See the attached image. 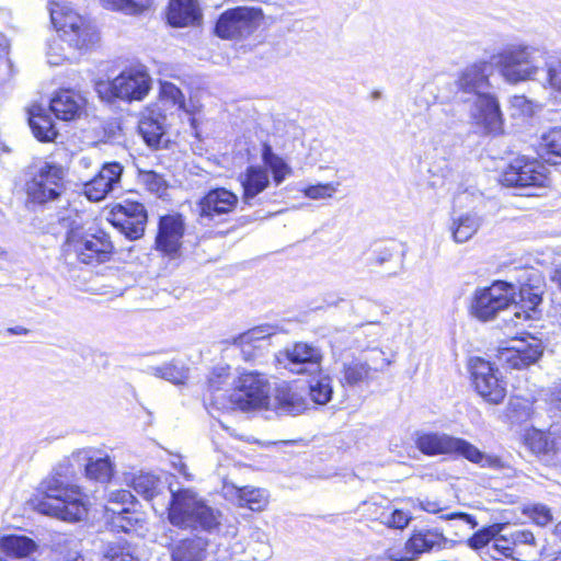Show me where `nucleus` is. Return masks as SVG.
Returning a JSON list of instances; mask_svg holds the SVG:
<instances>
[{
	"mask_svg": "<svg viewBox=\"0 0 561 561\" xmlns=\"http://www.w3.org/2000/svg\"><path fill=\"white\" fill-rule=\"evenodd\" d=\"M32 505L38 513L65 522H79L88 514L87 496L82 489L66 482L58 473L42 481Z\"/></svg>",
	"mask_w": 561,
	"mask_h": 561,
	"instance_id": "nucleus-1",
	"label": "nucleus"
},
{
	"mask_svg": "<svg viewBox=\"0 0 561 561\" xmlns=\"http://www.w3.org/2000/svg\"><path fill=\"white\" fill-rule=\"evenodd\" d=\"M168 519L171 525L185 530L213 533L221 524V513L213 507L194 489L170 488Z\"/></svg>",
	"mask_w": 561,
	"mask_h": 561,
	"instance_id": "nucleus-2",
	"label": "nucleus"
},
{
	"mask_svg": "<svg viewBox=\"0 0 561 561\" xmlns=\"http://www.w3.org/2000/svg\"><path fill=\"white\" fill-rule=\"evenodd\" d=\"M415 446L424 455H459L468 461L488 469H505L508 465L499 456L481 451L470 442L440 432H417Z\"/></svg>",
	"mask_w": 561,
	"mask_h": 561,
	"instance_id": "nucleus-3",
	"label": "nucleus"
},
{
	"mask_svg": "<svg viewBox=\"0 0 561 561\" xmlns=\"http://www.w3.org/2000/svg\"><path fill=\"white\" fill-rule=\"evenodd\" d=\"M545 48L526 43H514L505 46L493 57L503 78L510 83L536 80L542 67L540 61L546 58Z\"/></svg>",
	"mask_w": 561,
	"mask_h": 561,
	"instance_id": "nucleus-4",
	"label": "nucleus"
},
{
	"mask_svg": "<svg viewBox=\"0 0 561 561\" xmlns=\"http://www.w3.org/2000/svg\"><path fill=\"white\" fill-rule=\"evenodd\" d=\"M113 249L110 236L104 231L80 233L71 230L62 245V256L67 264L96 265L108 261Z\"/></svg>",
	"mask_w": 561,
	"mask_h": 561,
	"instance_id": "nucleus-5",
	"label": "nucleus"
},
{
	"mask_svg": "<svg viewBox=\"0 0 561 561\" xmlns=\"http://www.w3.org/2000/svg\"><path fill=\"white\" fill-rule=\"evenodd\" d=\"M49 14L55 28L70 47L84 49L96 43L99 37L95 26L76 12L70 3L50 2Z\"/></svg>",
	"mask_w": 561,
	"mask_h": 561,
	"instance_id": "nucleus-6",
	"label": "nucleus"
},
{
	"mask_svg": "<svg viewBox=\"0 0 561 561\" xmlns=\"http://www.w3.org/2000/svg\"><path fill=\"white\" fill-rule=\"evenodd\" d=\"M517 287L507 282L496 280L486 287L477 288L470 304V314L488 322L516 302Z\"/></svg>",
	"mask_w": 561,
	"mask_h": 561,
	"instance_id": "nucleus-7",
	"label": "nucleus"
},
{
	"mask_svg": "<svg viewBox=\"0 0 561 561\" xmlns=\"http://www.w3.org/2000/svg\"><path fill=\"white\" fill-rule=\"evenodd\" d=\"M264 19L262 9L236 7L224 11L215 26V33L222 39H243L252 35Z\"/></svg>",
	"mask_w": 561,
	"mask_h": 561,
	"instance_id": "nucleus-8",
	"label": "nucleus"
},
{
	"mask_svg": "<svg viewBox=\"0 0 561 561\" xmlns=\"http://www.w3.org/2000/svg\"><path fill=\"white\" fill-rule=\"evenodd\" d=\"M469 369L477 393L490 404L497 405L506 397V382L499 368L480 357L470 359Z\"/></svg>",
	"mask_w": 561,
	"mask_h": 561,
	"instance_id": "nucleus-9",
	"label": "nucleus"
},
{
	"mask_svg": "<svg viewBox=\"0 0 561 561\" xmlns=\"http://www.w3.org/2000/svg\"><path fill=\"white\" fill-rule=\"evenodd\" d=\"M549 169L538 159L514 158L502 174V183L512 187H542L549 182Z\"/></svg>",
	"mask_w": 561,
	"mask_h": 561,
	"instance_id": "nucleus-10",
	"label": "nucleus"
},
{
	"mask_svg": "<svg viewBox=\"0 0 561 561\" xmlns=\"http://www.w3.org/2000/svg\"><path fill=\"white\" fill-rule=\"evenodd\" d=\"M151 77L142 65L125 68L106 85L111 96L123 101H141L151 90Z\"/></svg>",
	"mask_w": 561,
	"mask_h": 561,
	"instance_id": "nucleus-11",
	"label": "nucleus"
},
{
	"mask_svg": "<svg viewBox=\"0 0 561 561\" xmlns=\"http://www.w3.org/2000/svg\"><path fill=\"white\" fill-rule=\"evenodd\" d=\"M270 386L264 376L245 373L239 378L238 386L230 394L231 403L241 411H251L268 407Z\"/></svg>",
	"mask_w": 561,
	"mask_h": 561,
	"instance_id": "nucleus-12",
	"label": "nucleus"
},
{
	"mask_svg": "<svg viewBox=\"0 0 561 561\" xmlns=\"http://www.w3.org/2000/svg\"><path fill=\"white\" fill-rule=\"evenodd\" d=\"M64 169L43 163L26 183V193L33 202L43 204L57 198L64 190Z\"/></svg>",
	"mask_w": 561,
	"mask_h": 561,
	"instance_id": "nucleus-13",
	"label": "nucleus"
},
{
	"mask_svg": "<svg viewBox=\"0 0 561 561\" xmlns=\"http://www.w3.org/2000/svg\"><path fill=\"white\" fill-rule=\"evenodd\" d=\"M470 122L486 134L497 135L503 129V116L496 98L491 93L462 101Z\"/></svg>",
	"mask_w": 561,
	"mask_h": 561,
	"instance_id": "nucleus-14",
	"label": "nucleus"
},
{
	"mask_svg": "<svg viewBox=\"0 0 561 561\" xmlns=\"http://www.w3.org/2000/svg\"><path fill=\"white\" fill-rule=\"evenodd\" d=\"M147 219L145 206L129 201L116 205L108 217V221L129 240H137L144 236Z\"/></svg>",
	"mask_w": 561,
	"mask_h": 561,
	"instance_id": "nucleus-15",
	"label": "nucleus"
},
{
	"mask_svg": "<svg viewBox=\"0 0 561 561\" xmlns=\"http://www.w3.org/2000/svg\"><path fill=\"white\" fill-rule=\"evenodd\" d=\"M238 202V196L227 188L210 190L198 202L199 221L203 225H216L226 221L227 216L236 209Z\"/></svg>",
	"mask_w": 561,
	"mask_h": 561,
	"instance_id": "nucleus-16",
	"label": "nucleus"
},
{
	"mask_svg": "<svg viewBox=\"0 0 561 561\" xmlns=\"http://www.w3.org/2000/svg\"><path fill=\"white\" fill-rule=\"evenodd\" d=\"M277 358L279 362L287 360V367L293 373L314 375L321 371L323 354L312 344L297 342L280 352Z\"/></svg>",
	"mask_w": 561,
	"mask_h": 561,
	"instance_id": "nucleus-17",
	"label": "nucleus"
},
{
	"mask_svg": "<svg viewBox=\"0 0 561 561\" xmlns=\"http://www.w3.org/2000/svg\"><path fill=\"white\" fill-rule=\"evenodd\" d=\"M446 538L437 529L414 530L402 550H388L387 559L390 561H414L420 554L434 548H442Z\"/></svg>",
	"mask_w": 561,
	"mask_h": 561,
	"instance_id": "nucleus-18",
	"label": "nucleus"
},
{
	"mask_svg": "<svg viewBox=\"0 0 561 561\" xmlns=\"http://www.w3.org/2000/svg\"><path fill=\"white\" fill-rule=\"evenodd\" d=\"M541 342L535 337L513 340L499 350L497 358L503 365L522 369L535 364L542 355Z\"/></svg>",
	"mask_w": 561,
	"mask_h": 561,
	"instance_id": "nucleus-19",
	"label": "nucleus"
},
{
	"mask_svg": "<svg viewBox=\"0 0 561 561\" xmlns=\"http://www.w3.org/2000/svg\"><path fill=\"white\" fill-rule=\"evenodd\" d=\"M489 65L485 61L474 62L463 68L455 81L459 100H471L482 93H489L491 84L489 80Z\"/></svg>",
	"mask_w": 561,
	"mask_h": 561,
	"instance_id": "nucleus-20",
	"label": "nucleus"
},
{
	"mask_svg": "<svg viewBox=\"0 0 561 561\" xmlns=\"http://www.w3.org/2000/svg\"><path fill=\"white\" fill-rule=\"evenodd\" d=\"M183 236L184 221L181 215L172 214L160 217L154 241L156 250L170 257L178 256Z\"/></svg>",
	"mask_w": 561,
	"mask_h": 561,
	"instance_id": "nucleus-21",
	"label": "nucleus"
},
{
	"mask_svg": "<svg viewBox=\"0 0 561 561\" xmlns=\"http://www.w3.org/2000/svg\"><path fill=\"white\" fill-rule=\"evenodd\" d=\"M123 167L117 162L103 165L98 175L84 184L85 196L93 202L105 198L108 194L121 188Z\"/></svg>",
	"mask_w": 561,
	"mask_h": 561,
	"instance_id": "nucleus-22",
	"label": "nucleus"
},
{
	"mask_svg": "<svg viewBox=\"0 0 561 561\" xmlns=\"http://www.w3.org/2000/svg\"><path fill=\"white\" fill-rule=\"evenodd\" d=\"M203 9L198 0H170L167 21L172 27H196L203 23Z\"/></svg>",
	"mask_w": 561,
	"mask_h": 561,
	"instance_id": "nucleus-23",
	"label": "nucleus"
},
{
	"mask_svg": "<svg viewBox=\"0 0 561 561\" xmlns=\"http://www.w3.org/2000/svg\"><path fill=\"white\" fill-rule=\"evenodd\" d=\"M49 107L57 118L72 121L84 112L85 100L73 90H60L50 100Z\"/></svg>",
	"mask_w": 561,
	"mask_h": 561,
	"instance_id": "nucleus-24",
	"label": "nucleus"
},
{
	"mask_svg": "<svg viewBox=\"0 0 561 561\" xmlns=\"http://www.w3.org/2000/svg\"><path fill=\"white\" fill-rule=\"evenodd\" d=\"M273 334L268 327H257L249 330L236 339V343L241 347V353L245 360H255L263 354V351L270 345L268 337Z\"/></svg>",
	"mask_w": 561,
	"mask_h": 561,
	"instance_id": "nucleus-25",
	"label": "nucleus"
},
{
	"mask_svg": "<svg viewBox=\"0 0 561 561\" xmlns=\"http://www.w3.org/2000/svg\"><path fill=\"white\" fill-rule=\"evenodd\" d=\"M239 181L243 188V202L250 204L270 185L268 172L263 167L250 165L240 174Z\"/></svg>",
	"mask_w": 561,
	"mask_h": 561,
	"instance_id": "nucleus-26",
	"label": "nucleus"
},
{
	"mask_svg": "<svg viewBox=\"0 0 561 561\" xmlns=\"http://www.w3.org/2000/svg\"><path fill=\"white\" fill-rule=\"evenodd\" d=\"M481 222L477 214L463 213L451 217L448 230L456 243H465L477 233Z\"/></svg>",
	"mask_w": 561,
	"mask_h": 561,
	"instance_id": "nucleus-27",
	"label": "nucleus"
},
{
	"mask_svg": "<svg viewBox=\"0 0 561 561\" xmlns=\"http://www.w3.org/2000/svg\"><path fill=\"white\" fill-rule=\"evenodd\" d=\"M28 124L34 136L43 142L54 141L58 135L51 117L46 110L34 105L28 111Z\"/></svg>",
	"mask_w": 561,
	"mask_h": 561,
	"instance_id": "nucleus-28",
	"label": "nucleus"
},
{
	"mask_svg": "<svg viewBox=\"0 0 561 561\" xmlns=\"http://www.w3.org/2000/svg\"><path fill=\"white\" fill-rule=\"evenodd\" d=\"M524 443L533 454L545 460H551L557 454L554 439L551 438L549 433L540 430L526 431Z\"/></svg>",
	"mask_w": 561,
	"mask_h": 561,
	"instance_id": "nucleus-29",
	"label": "nucleus"
},
{
	"mask_svg": "<svg viewBox=\"0 0 561 561\" xmlns=\"http://www.w3.org/2000/svg\"><path fill=\"white\" fill-rule=\"evenodd\" d=\"M208 541L202 537L181 540L172 550V561H204Z\"/></svg>",
	"mask_w": 561,
	"mask_h": 561,
	"instance_id": "nucleus-30",
	"label": "nucleus"
},
{
	"mask_svg": "<svg viewBox=\"0 0 561 561\" xmlns=\"http://www.w3.org/2000/svg\"><path fill=\"white\" fill-rule=\"evenodd\" d=\"M164 121L165 117L151 115L142 116L139 122L138 129L146 144L151 148H158L164 137Z\"/></svg>",
	"mask_w": 561,
	"mask_h": 561,
	"instance_id": "nucleus-31",
	"label": "nucleus"
},
{
	"mask_svg": "<svg viewBox=\"0 0 561 561\" xmlns=\"http://www.w3.org/2000/svg\"><path fill=\"white\" fill-rule=\"evenodd\" d=\"M341 374V381L348 386L368 382L374 378V375L369 370L368 360H363V358H353L348 362H344Z\"/></svg>",
	"mask_w": 561,
	"mask_h": 561,
	"instance_id": "nucleus-32",
	"label": "nucleus"
},
{
	"mask_svg": "<svg viewBox=\"0 0 561 561\" xmlns=\"http://www.w3.org/2000/svg\"><path fill=\"white\" fill-rule=\"evenodd\" d=\"M236 500L242 507L251 511H262L267 505V492L263 489L243 486L233 489Z\"/></svg>",
	"mask_w": 561,
	"mask_h": 561,
	"instance_id": "nucleus-33",
	"label": "nucleus"
},
{
	"mask_svg": "<svg viewBox=\"0 0 561 561\" xmlns=\"http://www.w3.org/2000/svg\"><path fill=\"white\" fill-rule=\"evenodd\" d=\"M541 70L545 73L543 79L540 81L541 85L561 95V58L546 55Z\"/></svg>",
	"mask_w": 561,
	"mask_h": 561,
	"instance_id": "nucleus-34",
	"label": "nucleus"
},
{
	"mask_svg": "<svg viewBox=\"0 0 561 561\" xmlns=\"http://www.w3.org/2000/svg\"><path fill=\"white\" fill-rule=\"evenodd\" d=\"M35 548V542L25 536L8 535L0 539V549L8 556L18 558L27 557Z\"/></svg>",
	"mask_w": 561,
	"mask_h": 561,
	"instance_id": "nucleus-35",
	"label": "nucleus"
},
{
	"mask_svg": "<svg viewBox=\"0 0 561 561\" xmlns=\"http://www.w3.org/2000/svg\"><path fill=\"white\" fill-rule=\"evenodd\" d=\"M318 376L312 377L309 381V396L311 400L320 405L327 404L333 394L332 378L323 375L322 370L317 373Z\"/></svg>",
	"mask_w": 561,
	"mask_h": 561,
	"instance_id": "nucleus-36",
	"label": "nucleus"
},
{
	"mask_svg": "<svg viewBox=\"0 0 561 561\" xmlns=\"http://www.w3.org/2000/svg\"><path fill=\"white\" fill-rule=\"evenodd\" d=\"M114 465L111 458L106 455L104 457H89L85 463V476L91 480L99 482H107L112 478Z\"/></svg>",
	"mask_w": 561,
	"mask_h": 561,
	"instance_id": "nucleus-37",
	"label": "nucleus"
},
{
	"mask_svg": "<svg viewBox=\"0 0 561 561\" xmlns=\"http://www.w3.org/2000/svg\"><path fill=\"white\" fill-rule=\"evenodd\" d=\"M262 160L264 164L271 170L273 180L276 185H279L284 180L291 174V168L285 162L283 158L273 152L272 148L267 145L263 147Z\"/></svg>",
	"mask_w": 561,
	"mask_h": 561,
	"instance_id": "nucleus-38",
	"label": "nucleus"
},
{
	"mask_svg": "<svg viewBox=\"0 0 561 561\" xmlns=\"http://www.w3.org/2000/svg\"><path fill=\"white\" fill-rule=\"evenodd\" d=\"M513 547L516 548V556L519 561H534L536 557L535 537L528 530H517L510 535Z\"/></svg>",
	"mask_w": 561,
	"mask_h": 561,
	"instance_id": "nucleus-39",
	"label": "nucleus"
},
{
	"mask_svg": "<svg viewBox=\"0 0 561 561\" xmlns=\"http://www.w3.org/2000/svg\"><path fill=\"white\" fill-rule=\"evenodd\" d=\"M540 148L548 161L557 164L561 162V127H553L540 137Z\"/></svg>",
	"mask_w": 561,
	"mask_h": 561,
	"instance_id": "nucleus-40",
	"label": "nucleus"
},
{
	"mask_svg": "<svg viewBox=\"0 0 561 561\" xmlns=\"http://www.w3.org/2000/svg\"><path fill=\"white\" fill-rule=\"evenodd\" d=\"M149 369L153 376L175 385L184 383L188 378V369L176 362L165 363L161 366H152Z\"/></svg>",
	"mask_w": 561,
	"mask_h": 561,
	"instance_id": "nucleus-41",
	"label": "nucleus"
},
{
	"mask_svg": "<svg viewBox=\"0 0 561 561\" xmlns=\"http://www.w3.org/2000/svg\"><path fill=\"white\" fill-rule=\"evenodd\" d=\"M161 481L151 473L136 474L131 480V486L136 493L142 495L146 500H152L159 492Z\"/></svg>",
	"mask_w": 561,
	"mask_h": 561,
	"instance_id": "nucleus-42",
	"label": "nucleus"
},
{
	"mask_svg": "<svg viewBox=\"0 0 561 561\" xmlns=\"http://www.w3.org/2000/svg\"><path fill=\"white\" fill-rule=\"evenodd\" d=\"M542 298L538 289L533 288L529 285H523L517 288L516 302L519 304L520 308L525 312V318H531L529 311H535L540 305Z\"/></svg>",
	"mask_w": 561,
	"mask_h": 561,
	"instance_id": "nucleus-43",
	"label": "nucleus"
},
{
	"mask_svg": "<svg viewBox=\"0 0 561 561\" xmlns=\"http://www.w3.org/2000/svg\"><path fill=\"white\" fill-rule=\"evenodd\" d=\"M160 98L161 102L165 105L186 111L184 95L175 84L162 82L160 87Z\"/></svg>",
	"mask_w": 561,
	"mask_h": 561,
	"instance_id": "nucleus-44",
	"label": "nucleus"
},
{
	"mask_svg": "<svg viewBox=\"0 0 561 561\" xmlns=\"http://www.w3.org/2000/svg\"><path fill=\"white\" fill-rule=\"evenodd\" d=\"M339 186V182L318 183L302 188L301 192L310 199H327L333 197L337 192Z\"/></svg>",
	"mask_w": 561,
	"mask_h": 561,
	"instance_id": "nucleus-45",
	"label": "nucleus"
},
{
	"mask_svg": "<svg viewBox=\"0 0 561 561\" xmlns=\"http://www.w3.org/2000/svg\"><path fill=\"white\" fill-rule=\"evenodd\" d=\"M494 542L490 550V556L494 560H499L500 556H503L505 558H511L514 561H519V557L516 556V548L513 547L511 538L510 537H494Z\"/></svg>",
	"mask_w": 561,
	"mask_h": 561,
	"instance_id": "nucleus-46",
	"label": "nucleus"
},
{
	"mask_svg": "<svg viewBox=\"0 0 561 561\" xmlns=\"http://www.w3.org/2000/svg\"><path fill=\"white\" fill-rule=\"evenodd\" d=\"M229 379V369L225 367L216 368L208 378V388L213 394L215 392L222 390L226 386H228ZM213 404L219 403V397L213 396L211 398Z\"/></svg>",
	"mask_w": 561,
	"mask_h": 561,
	"instance_id": "nucleus-47",
	"label": "nucleus"
},
{
	"mask_svg": "<svg viewBox=\"0 0 561 561\" xmlns=\"http://www.w3.org/2000/svg\"><path fill=\"white\" fill-rule=\"evenodd\" d=\"M499 531V525H493L480 529L467 540V545L473 550H479L485 547L497 535Z\"/></svg>",
	"mask_w": 561,
	"mask_h": 561,
	"instance_id": "nucleus-48",
	"label": "nucleus"
},
{
	"mask_svg": "<svg viewBox=\"0 0 561 561\" xmlns=\"http://www.w3.org/2000/svg\"><path fill=\"white\" fill-rule=\"evenodd\" d=\"M428 124L433 129H450L453 126L448 111L442 106H434L428 110Z\"/></svg>",
	"mask_w": 561,
	"mask_h": 561,
	"instance_id": "nucleus-49",
	"label": "nucleus"
},
{
	"mask_svg": "<svg viewBox=\"0 0 561 561\" xmlns=\"http://www.w3.org/2000/svg\"><path fill=\"white\" fill-rule=\"evenodd\" d=\"M139 181L148 191L159 195H161L167 188V183L163 176L154 171H140Z\"/></svg>",
	"mask_w": 561,
	"mask_h": 561,
	"instance_id": "nucleus-50",
	"label": "nucleus"
},
{
	"mask_svg": "<svg viewBox=\"0 0 561 561\" xmlns=\"http://www.w3.org/2000/svg\"><path fill=\"white\" fill-rule=\"evenodd\" d=\"M47 62L51 66H59L71 57L65 51L61 39H54L48 43L46 50Z\"/></svg>",
	"mask_w": 561,
	"mask_h": 561,
	"instance_id": "nucleus-51",
	"label": "nucleus"
},
{
	"mask_svg": "<svg viewBox=\"0 0 561 561\" xmlns=\"http://www.w3.org/2000/svg\"><path fill=\"white\" fill-rule=\"evenodd\" d=\"M106 7L114 10H121L126 13H136L148 7L150 0H103Z\"/></svg>",
	"mask_w": 561,
	"mask_h": 561,
	"instance_id": "nucleus-52",
	"label": "nucleus"
},
{
	"mask_svg": "<svg viewBox=\"0 0 561 561\" xmlns=\"http://www.w3.org/2000/svg\"><path fill=\"white\" fill-rule=\"evenodd\" d=\"M379 518L382 524L396 529H404L411 520V516L401 510H394L390 514L381 513Z\"/></svg>",
	"mask_w": 561,
	"mask_h": 561,
	"instance_id": "nucleus-53",
	"label": "nucleus"
},
{
	"mask_svg": "<svg viewBox=\"0 0 561 561\" xmlns=\"http://www.w3.org/2000/svg\"><path fill=\"white\" fill-rule=\"evenodd\" d=\"M363 360H368L369 370L374 375L383 371L391 365V360L385 356V352L379 348H374L369 355L365 356Z\"/></svg>",
	"mask_w": 561,
	"mask_h": 561,
	"instance_id": "nucleus-54",
	"label": "nucleus"
},
{
	"mask_svg": "<svg viewBox=\"0 0 561 561\" xmlns=\"http://www.w3.org/2000/svg\"><path fill=\"white\" fill-rule=\"evenodd\" d=\"M130 507L131 506H128V513L116 515L110 520L112 527L117 531L128 533L134 527L137 519L134 517V512H131Z\"/></svg>",
	"mask_w": 561,
	"mask_h": 561,
	"instance_id": "nucleus-55",
	"label": "nucleus"
},
{
	"mask_svg": "<svg viewBox=\"0 0 561 561\" xmlns=\"http://www.w3.org/2000/svg\"><path fill=\"white\" fill-rule=\"evenodd\" d=\"M135 497L127 490H114L107 495V504L111 505H134Z\"/></svg>",
	"mask_w": 561,
	"mask_h": 561,
	"instance_id": "nucleus-56",
	"label": "nucleus"
},
{
	"mask_svg": "<svg viewBox=\"0 0 561 561\" xmlns=\"http://www.w3.org/2000/svg\"><path fill=\"white\" fill-rule=\"evenodd\" d=\"M279 400L282 402V409L288 413L297 414L302 410L300 404H296L298 398L295 393H284Z\"/></svg>",
	"mask_w": 561,
	"mask_h": 561,
	"instance_id": "nucleus-57",
	"label": "nucleus"
},
{
	"mask_svg": "<svg viewBox=\"0 0 561 561\" xmlns=\"http://www.w3.org/2000/svg\"><path fill=\"white\" fill-rule=\"evenodd\" d=\"M531 517L536 524L541 526L547 525L552 519L550 510L545 505L534 506Z\"/></svg>",
	"mask_w": 561,
	"mask_h": 561,
	"instance_id": "nucleus-58",
	"label": "nucleus"
},
{
	"mask_svg": "<svg viewBox=\"0 0 561 561\" xmlns=\"http://www.w3.org/2000/svg\"><path fill=\"white\" fill-rule=\"evenodd\" d=\"M546 401L550 405L551 412H561V382L556 383L554 387L551 388Z\"/></svg>",
	"mask_w": 561,
	"mask_h": 561,
	"instance_id": "nucleus-59",
	"label": "nucleus"
},
{
	"mask_svg": "<svg viewBox=\"0 0 561 561\" xmlns=\"http://www.w3.org/2000/svg\"><path fill=\"white\" fill-rule=\"evenodd\" d=\"M110 561H141L135 551L129 547H122L114 551Z\"/></svg>",
	"mask_w": 561,
	"mask_h": 561,
	"instance_id": "nucleus-60",
	"label": "nucleus"
},
{
	"mask_svg": "<svg viewBox=\"0 0 561 561\" xmlns=\"http://www.w3.org/2000/svg\"><path fill=\"white\" fill-rule=\"evenodd\" d=\"M511 104L514 108L520 110L522 114H533V103L524 95H515L511 100Z\"/></svg>",
	"mask_w": 561,
	"mask_h": 561,
	"instance_id": "nucleus-61",
	"label": "nucleus"
},
{
	"mask_svg": "<svg viewBox=\"0 0 561 561\" xmlns=\"http://www.w3.org/2000/svg\"><path fill=\"white\" fill-rule=\"evenodd\" d=\"M393 256V250L390 248H382L378 252H376L374 256V263L376 265H382L386 262H389Z\"/></svg>",
	"mask_w": 561,
	"mask_h": 561,
	"instance_id": "nucleus-62",
	"label": "nucleus"
},
{
	"mask_svg": "<svg viewBox=\"0 0 561 561\" xmlns=\"http://www.w3.org/2000/svg\"><path fill=\"white\" fill-rule=\"evenodd\" d=\"M129 505H111L106 504L105 506V516L107 520H112L116 515H121L122 513H128Z\"/></svg>",
	"mask_w": 561,
	"mask_h": 561,
	"instance_id": "nucleus-63",
	"label": "nucleus"
},
{
	"mask_svg": "<svg viewBox=\"0 0 561 561\" xmlns=\"http://www.w3.org/2000/svg\"><path fill=\"white\" fill-rule=\"evenodd\" d=\"M444 518L445 519H462L467 524L471 525L472 528L478 526V523H477L474 516L463 513V512L451 513V514L444 516Z\"/></svg>",
	"mask_w": 561,
	"mask_h": 561,
	"instance_id": "nucleus-64",
	"label": "nucleus"
}]
</instances>
